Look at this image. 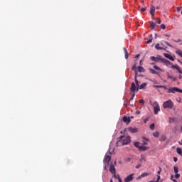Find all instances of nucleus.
Instances as JSON below:
<instances>
[{
	"mask_svg": "<svg viewBox=\"0 0 182 182\" xmlns=\"http://www.w3.org/2000/svg\"><path fill=\"white\" fill-rule=\"evenodd\" d=\"M110 162V156L105 155L104 156V170L109 167V172H111L112 174H116V168L114 167V165L111 164L109 166V163Z\"/></svg>",
	"mask_w": 182,
	"mask_h": 182,
	"instance_id": "1",
	"label": "nucleus"
},
{
	"mask_svg": "<svg viewBox=\"0 0 182 182\" xmlns=\"http://www.w3.org/2000/svg\"><path fill=\"white\" fill-rule=\"evenodd\" d=\"M131 141L129 136H121L117 139V141L116 142L117 146H122L129 144Z\"/></svg>",
	"mask_w": 182,
	"mask_h": 182,
	"instance_id": "2",
	"label": "nucleus"
},
{
	"mask_svg": "<svg viewBox=\"0 0 182 182\" xmlns=\"http://www.w3.org/2000/svg\"><path fill=\"white\" fill-rule=\"evenodd\" d=\"M150 60L155 63H162L164 64H166V66L171 65V61L163 58L162 56L160 55H157V57L151 56L150 57Z\"/></svg>",
	"mask_w": 182,
	"mask_h": 182,
	"instance_id": "3",
	"label": "nucleus"
},
{
	"mask_svg": "<svg viewBox=\"0 0 182 182\" xmlns=\"http://www.w3.org/2000/svg\"><path fill=\"white\" fill-rule=\"evenodd\" d=\"M139 90L140 89L138 88V80H136V77H134V82H131V87H129V91L134 93V92H138Z\"/></svg>",
	"mask_w": 182,
	"mask_h": 182,
	"instance_id": "4",
	"label": "nucleus"
},
{
	"mask_svg": "<svg viewBox=\"0 0 182 182\" xmlns=\"http://www.w3.org/2000/svg\"><path fill=\"white\" fill-rule=\"evenodd\" d=\"M133 71H134V77H136V75H138V73H144V68L141 66L136 67V65H133V68H131Z\"/></svg>",
	"mask_w": 182,
	"mask_h": 182,
	"instance_id": "5",
	"label": "nucleus"
},
{
	"mask_svg": "<svg viewBox=\"0 0 182 182\" xmlns=\"http://www.w3.org/2000/svg\"><path fill=\"white\" fill-rule=\"evenodd\" d=\"M150 105L154 107V114H158L159 112H160V106L159 105V102H151Z\"/></svg>",
	"mask_w": 182,
	"mask_h": 182,
	"instance_id": "6",
	"label": "nucleus"
},
{
	"mask_svg": "<svg viewBox=\"0 0 182 182\" xmlns=\"http://www.w3.org/2000/svg\"><path fill=\"white\" fill-rule=\"evenodd\" d=\"M163 107L164 109H172V107H174V103L172 102V100H167L164 102Z\"/></svg>",
	"mask_w": 182,
	"mask_h": 182,
	"instance_id": "7",
	"label": "nucleus"
},
{
	"mask_svg": "<svg viewBox=\"0 0 182 182\" xmlns=\"http://www.w3.org/2000/svg\"><path fill=\"white\" fill-rule=\"evenodd\" d=\"M133 145L138 149L139 151H146L149 149L148 146H139V142H134Z\"/></svg>",
	"mask_w": 182,
	"mask_h": 182,
	"instance_id": "8",
	"label": "nucleus"
},
{
	"mask_svg": "<svg viewBox=\"0 0 182 182\" xmlns=\"http://www.w3.org/2000/svg\"><path fill=\"white\" fill-rule=\"evenodd\" d=\"M179 92L182 93V90L177 88V87H171L167 90V93H176Z\"/></svg>",
	"mask_w": 182,
	"mask_h": 182,
	"instance_id": "9",
	"label": "nucleus"
},
{
	"mask_svg": "<svg viewBox=\"0 0 182 182\" xmlns=\"http://www.w3.org/2000/svg\"><path fill=\"white\" fill-rule=\"evenodd\" d=\"M155 9L159 10L160 7H155L154 6V5H150V15L151 16V17H154L155 16Z\"/></svg>",
	"mask_w": 182,
	"mask_h": 182,
	"instance_id": "10",
	"label": "nucleus"
},
{
	"mask_svg": "<svg viewBox=\"0 0 182 182\" xmlns=\"http://www.w3.org/2000/svg\"><path fill=\"white\" fill-rule=\"evenodd\" d=\"M167 67H168V68H172V69H176V70H178V72L179 73L182 74V71H181V68H180L179 66L177 65H172V64L171 63V65H167Z\"/></svg>",
	"mask_w": 182,
	"mask_h": 182,
	"instance_id": "11",
	"label": "nucleus"
},
{
	"mask_svg": "<svg viewBox=\"0 0 182 182\" xmlns=\"http://www.w3.org/2000/svg\"><path fill=\"white\" fill-rule=\"evenodd\" d=\"M133 176H134V173H131L129 176H126V178H124V182H131V181H133Z\"/></svg>",
	"mask_w": 182,
	"mask_h": 182,
	"instance_id": "12",
	"label": "nucleus"
},
{
	"mask_svg": "<svg viewBox=\"0 0 182 182\" xmlns=\"http://www.w3.org/2000/svg\"><path fill=\"white\" fill-rule=\"evenodd\" d=\"M178 172H179V168L174 166V173H176V175L174 176V178H179V177H181V175L179 173H177Z\"/></svg>",
	"mask_w": 182,
	"mask_h": 182,
	"instance_id": "13",
	"label": "nucleus"
},
{
	"mask_svg": "<svg viewBox=\"0 0 182 182\" xmlns=\"http://www.w3.org/2000/svg\"><path fill=\"white\" fill-rule=\"evenodd\" d=\"M128 131H129V132H131V134H134V133L138 132V128L129 127Z\"/></svg>",
	"mask_w": 182,
	"mask_h": 182,
	"instance_id": "14",
	"label": "nucleus"
},
{
	"mask_svg": "<svg viewBox=\"0 0 182 182\" xmlns=\"http://www.w3.org/2000/svg\"><path fill=\"white\" fill-rule=\"evenodd\" d=\"M164 57H166V58L170 60L171 61H174V58H173L172 55L169 54L164 53Z\"/></svg>",
	"mask_w": 182,
	"mask_h": 182,
	"instance_id": "15",
	"label": "nucleus"
},
{
	"mask_svg": "<svg viewBox=\"0 0 182 182\" xmlns=\"http://www.w3.org/2000/svg\"><path fill=\"white\" fill-rule=\"evenodd\" d=\"M148 176H150V173H149V172L143 173H141V175H139V176H138V179L144 178V177H146Z\"/></svg>",
	"mask_w": 182,
	"mask_h": 182,
	"instance_id": "16",
	"label": "nucleus"
},
{
	"mask_svg": "<svg viewBox=\"0 0 182 182\" xmlns=\"http://www.w3.org/2000/svg\"><path fill=\"white\" fill-rule=\"evenodd\" d=\"M160 172H162V168H159V171H157V181H155V182H159V181L160 180Z\"/></svg>",
	"mask_w": 182,
	"mask_h": 182,
	"instance_id": "17",
	"label": "nucleus"
},
{
	"mask_svg": "<svg viewBox=\"0 0 182 182\" xmlns=\"http://www.w3.org/2000/svg\"><path fill=\"white\" fill-rule=\"evenodd\" d=\"M137 87H138V89H139V90L144 89V87H146V83L144 82L141 85H138Z\"/></svg>",
	"mask_w": 182,
	"mask_h": 182,
	"instance_id": "18",
	"label": "nucleus"
},
{
	"mask_svg": "<svg viewBox=\"0 0 182 182\" xmlns=\"http://www.w3.org/2000/svg\"><path fill=\"white\" fill-rule=\"evenodd\" d=\"M114 175V178L117 179L118 182H122V180H121V178L119 176V175H117L116 173H112Z\"/></svg>",
	"mask_w": 182,
	"mask_h": 182,
	"instance_id": "19",
	"label": "nucleus"
},
{
	"mask_svg": "<svg viewBox=\"0 0 182 182\" xmlns=\"http://www.w3.org/2000/svg\"><path fill=\"white\" fill-rule=\"evenodd\" d=\"M176 54H178L181 58H182V51L179 49L176 50Z\"/></svg>",
	"mask_w": 182,
	"mask_h": 182,
	"instance_id": "20",
	"label": "nucleus"
},
{
	"mask_svg": "<svg viewBox=\"0 0 182 182\" xmlns=\"http://www.w3.org/2000/svg\"><path fill=\"white\" fill-rule=\"evenodd\" d=\"M122 122H124L125 123H129V118L127 117H122Z\"/></svg>",
	"mask_w": 182,
	"mask_h": 182,
	"instance_id": "21",
	"label": "nucleus"
},
{
	"mask_svg": "<svg viewBox=\"0 0 182 182\" xmlns=\"http://www.w3.org/2000/svg\"><path fill=\"white\" fill-rule=\"evenodd\" d=\"M155 49H157L158 50H161L163 49L162 47H160V45L159 43L155 45Z\"/></svg>",
	"mask_w": 182,
	"mask_h": 182,
	"instance_id": "22",
	"label": "nucleus"
},
{
	"mask_svg": "<svg viewBox=\"0 0 182 182\" xmlns=\"http://www.w3.org/2000/svg\"><path fill=\"white\" fill-rule=\"evenodd\" d=\"M151 135H153L154 137L155 138H159V132H155L153 134H151Z\"/></svg>",
	"mask_w": 182,
	"mask_h": 182,
	"instance_id": "23",
	"label": "nucleus"
},
{
	"mask_svg": "<svg viewBox=\"0 0 182 182\" xmlns=\"http://www.w3.org/2000/svg\"><path fill=\"white\" fill-rule=\"evenodd\" d=\"M176 153H178V154L181 155L182 154V149L181 148H178L176 149Z\"/></svg>",
	"mask_w": 182,
	"mask_h": 182,
	"instance_id": "24",
	"label": "nucleus"
},
{
	"mask_svg": "<svg viewBox=\"0 0 182 182\" xmlns=\"http://www.w3.org/2000/svg\"><path fill=\"white\" fill-rule=\"evenodd\" d=\"M154 69H155V70L157 71L163 72L162 69H161L160 68H159V66L156 65H154Z\"/></svg>",
	"mask_w": 182,
	"mask_h": 182,
	"instance_id": "25",
	"label": "nucleus"
},
{
	"mask_svg": "<svg viewBox=\"0 0 182 182\" xmlns=\"http://www.w3.org/2000/svg\"><path fill=\"white\" fill-rule=\"evenodd\" d=\"M150 28H151V30L155 29V23L154 22L150 23Z\"/></svg>",
	"mask_w": 182,
	"mask_h": 182,
	"instance_id": "26",
	"label": "nucleus"
},
{
	"mask_svg": "<svg viewBox=\"0 0 182 182\" xmlns=\"http://www.w3.org/2000/svg\"><path fill=\"white\" fill-rule=\"evenodd\" d=\"M150 73L153 75H159V73H156L154 69H150Z\"/></svg>",
	"mask_w": 182,
	"mask_h": 182,
	"instance_id": "27",
	"label": "nucleus"
},
{
	"mask_svg": "<svg viewBox=\"0 0 182 182\" xmlns=\"http://www.w3.org/2000/svg\"><path fill=\"white\" fill-rule=\"evenodd\" d=\"M166 139V137H165V135H162L161 136H160L159 141H165Z\"/></svg>",
	"mask_w": 182,
	"mask_h": 182,
	"instance_id": "28",
	"label": "nucleus"
},
{
	"mask_svg": "<svg viewBox=\"0 0 182 182\" xmlns=\"http://www.w3.org/2000/svg\"><path fill=\"white\" fill-rule=\"evenodd\" d=\"M124 50V58L127 59V50L125 48H122Z\"/></svg>",
	"mask_w": 182,
	"mask_h": 182,
	"instance_id": "29",
	"label": "nucleus"
},
{
	"mask_svg": "<svg viewBox=\"0 0 182 182\" xmlns=\"http://www.w3.org/2000/svg\"><path fill=\"white\" fill-rule=\"evenodd\" d=\"M139 161H146V158H144V156L141 155V158H139Z\"/></svg>",
	"mask_w": 182,
	"mask_h": 182,
	"instance_id": "30",
	"label": "nucleus"
},
{
	"mask_svg": "<svg viewBox=\"0 0 182 182\" xmlns=\"http://www.w3.org/2000/svg\"><path fill=\"white\" fill-rule=\"evenodd\" d=\"M154 129H155V124H150V130H154Z\"/></svg>",
	"mask_w": 182,
	"mask_h": 182,
	"instance_id": "31",
	"label": "nucleus"
},
{
	"mask_svg": "<svg viewBox=\"0 0 182 182\" xmlns=\"http://www.w3.org/2000/svg\"><path fill=\"white\" fill-rule=\"evenodd\" d=\"M155 87H156V88H165V87H166L164 85H156Z\"/></svg>",
	"mask_w": 182,
	"mask_h": 182,
	"instance_id": "32",
	"label": "nucleus"
},
{
	"mask_svg": "<svg viewBox=\"0 0 182 182\" xmlns=\"http://www.w3.org/2000/svg\"><path fill=\"white\" fill-rule=\"evenodd\" d=\"M151 43V35H150V39H148V41H146V44H150Z\"/></svg>",
	"mask_w": 182,
	"mask_h": 182,
	"instance_id": "33",
	"label": "nucleus"
},
{
	"mask_svg": "<svg viewBox=\"0 0 182 182\" xmlns=\"http://www.w3.org/2000/svg\"><path fill=\"white\" fill-rule=\"evenodd\" d=\"M160 29L165 30V25H160Z\"/></svg>",
	"mask_w": 182,
	"mask_h": 182,
	"instance_id": "34",
	"label": "nucleus"
},
{
	"mask_svg": "<svg viewBox=\"0 0 182 182\" xmlns=\"http://www.w3.org/2000/svg\"><path fill=\"white\" fill-rule=\"evenodd\" d=\"M145 11H146V9L144 8H141V9H139V12H144Z\"/></svg>",
	"mask_w": 182,
	"mask_h": 182,
	"instance_id": "35",
	"label": "nucleus"
},
{
	"mask_svg": "<svg viewBox=\"0 0 182 182\" xmlns=\"http://www.w3.org/2000/svg\"><path fill=\"white\" fill-rule=\"evenodd\" d=\"M167 78L172 80L173 77L171 75H168V73H167Z\"/></svg>",
	"mask_w": 182,
	"mask_h": 182,
	"instance_id": "36",
	"label": "nucleus"
},
{
	"mask_svg": "<svg viewBox=\"0 0 182 182\" xmlns=\"http://www.w3.org/2000/svg\"><path fill=\"white\" fill-rule=\"evenodd\" d=\"M172 41H174L175 43H181V40L178 39V40H172Z\"/></svg>",
	"mask_w": 182,
	"mask_h": 182,
	"instance_id": "37",
	"label": "nucleus"
},
{
	"mask_svg": "<svg viewBox=\"0 0 182 182\" xmlns=\"http://www.w3.org/2000/svg\"><path fill=\"white\" fill-rule=\"evenodd\" d=\"M139 167H141V164H138V165H136V166H135L134 168H136V169H138V168H139Z\"/></svg>",
	"mask_w": 182,
	"mask_h": 182,
	"instance_id": "38",
	"label": "nucleus"
},
{
	"mask_svg": "<svg viewBox=\"0 0 182 182\" xmlns=\"http://www.w3.org/2000/svg\"><path fill=\"white\" fill-rule=\"evenodd\" d=\"M141 145H143V146H146V145H148V143L144 142V141H143Z\"/></svg>",
	"mask_w": 182,
	"mask_h": 182,
	"instance_id": "39",
	"label": "nucleus"
},
{
	"mask_svg": "<svg viewBox=\"0 0 182 182\" xmlns=\"http://www.w3.org/2000/svg\"><path fill=\"white\" fill-rule=\"evenodd\" d=\"M159 89H164V90H168V88H167V87H159Z\"/></svg>",
	"mask_w": 182,
	"mask_h": 182,
	"instance_id": "40",
	"label": "nucleus"
},
{
	"mask_svg": "<svg viewBox=\"0 0 182 182\" xmlns=\"http://www.w3.org/2000/svg\"><path fill=\"white\" fill-rule=\"evenodd\" d=\"M139 104L144 105V102L143 101V100H139Z\"/></svg>",
	"mask_w": 182,
	"mask_h": 182,
	"instance_id": "41",
	"label": "nucleus"
},
{
	"mask_svg": "<svg viewBox=\"0 0 182 182\" xmlns=\"http://www.w3.org/2000/svg\"><path fill=\"white\" fill-rule=\"evenodd\" d=\"M133 98H134V94L131 95L130 100H133Z\"/></svg>",
	"mask_w": 182,
	"mask_h": 182,
	"instance_id": "42",
	"label": "nucleus"
},
{
	"mask_svg": "<svg viewBox=\"0 0 182 182\" xmlns=\"http://www.w3.org/2000/svg\"><path fill=\"white\" fill-rule=\"evenodd\" d=\"M143 140L145 141H149V139L145 137H142Z\"/></svg>",
	"mask_w": 182,
	"mask_h": 182,
	"instance_id": "43",
	"label": "nucleus"
},
{
	"mask_svg": "<svg viewBox=\"0 0 182 182\" xmlns=\"http://www.w3.org/2000/svg\"><path fill=\"white\" fill-rule=\"evenodd\" d=\"M155 23H157V24H160L161 21L160 20H157V21H156Z\"/></svg>",
	"mask_w": 182,
	"mask_h": 182,
	"instance_id": "44",
	"label": "nucleus"
},
{
	"mask_svg": "<svg viewBox=\"0 0 182 182\" xmlns=\"http://www.w3.org/2000/svg\"><path fill=\"white\" fill-rule=\"evenodd\" d=\"M172 176H171V180H172V181H173V182H177V181L176 180V179H172Z\"/></svg>",
	"mask_w": 182,
	"mask_h": 182,
	"instance_id": "45",
	"label": "nucleus"
},
{
	"mask_svg": "<svg viewBox=\"0 0 182 182\" xmlns=\"http://www.w3.org/2000/svg\"><path fill=\"white\" fill-rule=\"evenodd\" d=\"M166 45H167V46H168V47H171V44H168V42H166Z\"/></svg>",
	"mask_w": 182,
	"mask_h": 182,
	"instance_id": "46",
	"label": "nucleus"
},
{
	"mask_svg": "<svg viewBox=\"0 0 182 182\" xmlns=\"http://www.w3.org/2000/svg\"><path fill=\"white\" fill-rule=\"evenodd\" d=\"M139 58V54L134 56V58Z\"/></svg>",
	"mask_w": 182,
	"mask_h": 182,
	"instance_id": "47",
	"label": "nucleus"
},
{
	"mask_svg": "<svg viewBox=\"0 0 182 182\" xmlns=\"http://www.w3.org/2000/svg\"><path fill=\"white\" fill-rule=\"evenodd\" d=\"M141 62H143V60H139V65H141Z\"/></svg>",
	"mask_w": 182,
	"mask_h": 182,
	"instance_id": "48",
	"label": "nucleus"
},
{
	"mask_svg": "<svg viewBox=\"0 0 182 182\" xmlns=\"http://www.w3.org/2000/svg\"><path fill=\"white\" fill-rule=\"evenodd\" d=\"M174 162H177V158L174 157Z\"/></svg>",
	"mask_w": 182,
	"mask_h": 182,
	"instance_id": "49",
	"label": "nucleus"
},
{
	"mask_svg": "<svg viewBox=\"0 0 182 182\" xmlns=\"http://www.w3.org/2000/svg\"><path fill=\"white\" fill-rule=\"evenodd\" d=\"M179 79H182V75H179Z\"/></svg>",
	"mask_w": 182,
	"mask_h": 182,
	"instance_id": "50",
	"label": "nucleus"
},
{
	"mask_svg": "<svg viewBox=\"0 0 182 182\" xmlns=\"http://www.w3.org/2000/svg\"><path fill=\"white\" fill-rule=\"evenodd\" d=\"M136 114H139V111H136Z\"/></svg>",
	"mask_w": 182,
	"mask_h": 182,
	"instance_id": "51",
	"label": "nucleus"
},
{
	"mask_svg": "<svg viewBox=\"0 0 182 182\" xmlns=\"http://www.w3.org/2000/svg\"><path fill=\"white\" fill-rule=\"evenodd\" d=\"M181 132H182V127H181Z\"/></svg>",
	"mask_w": 182,
	"mask_h": 182,
	"instance_id": "52",
	"label": "nucleus"
},
{
	"mask_svg": "<svg viewBox=\"0 0 182 182\" xmlns=\"http://www.w3.org/2000/svg\"><path fill=\"white\" fill-rule=\"evenodd\" d=\"M179 145H182V143L179 142Z\"/></svg>",
	"mask_w": 182,
	"mask_h": 182,
	"instance_id": "53",
	"label": "nucleus"
},
{
	"mask_svg": "<svg viewBox=\"0 0 182 182\" xmlns=\"http://www.w3.org/2000/svg\"><path fill=\"white\" fill-rule=\"evenodd\" d=\"M166 37H168V35H166Z\"/></svg>",
	"mask_w": 182,
	"mask_h": 182,
	"instance_id": "54",
	"label": "nucleus"
},
{
	"mask_svg": "<svg viewBox=\"0 0 182 182\" xmlns=\"http://www.w3.org/2000/svg\"><path fill=\"white\" fill-rule=\"evenodd\" d=\"M179 61H180V60H178V62H179ZM179 63H182V62L180 61Z\"/></svg>",
	"mask_w": 182,
	"mask_h": 182,
	"instance_id": "55",
	"label": "nucleus"
},
{
	"mask_svg": "<svg viewBox=\"0 0 182 182\" xmlns=\"http://www.w3.org/2000/svg\"><path fill=\"white\" fill-rule=\"evenodd\" d=\"M109 182H113V181H112V179H111V181H109Z\"/></svg>",
	"mask_w": 182,
	"mask_h": 182,
	"instance_id": "56",
	"label": "nucleus"
},
{
	"mask_svg": "<svg viewBox=\"0 0 182 182\" xmlns=\"http://www.w3.org/2000/svg\"><path fill=\"white\" fill-rule=\"evenodd\" d=\"M181 15H182V11H181Z\"/></svg>",
	"mask_w": 182,
	"mask_h": 182,
	"instance_id": "57",
	"label": "nucleus"
},
{
	"mask_svg": "<svg viewBox=\"0 0 182 182\" xmlns=\"http://www.w3.org/2000/svg\"><path fill=\"white\" fill-rule=\"evenodd\" d=\"M181 63V65H182V63Z\"/></svg>",
	"mask_w": 182,
	"mask_h": 182,
	"instance_id": "58",
	"label": "nucleus"
},
{
	"mask_svg": "<svg viewBox=\"0 0 182 182\" xmlns=\"http://www.w3.org/2000/svg\"><path fill=\"white\" fill-rule=\"evenodd\" d=\"M148 182H151V181H148Z\"/></svg>",
	"mask_w": 182,
	"mask_h": 182,
	"instance_id": "59",
	"label": "nucleus"
}]
</instances>
